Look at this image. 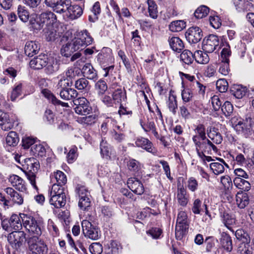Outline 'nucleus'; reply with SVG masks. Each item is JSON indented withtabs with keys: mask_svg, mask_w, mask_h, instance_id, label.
I'll use <instances>...</instances> for the list:
<instances>
[{
	"mask_svg": "<svg viewBox=\"0 0 254 254\" xmlns=\"http://www.w3.org/2000/svg\"><path fill=\"white\" fill-rule=\"evenodd\" d=\"M31 152L35 156L43 157L46 155V151L44 146L40 144H35L32 146Z\"/></svg>",
	"mask_w": 254,
	"mask_h": 254,
	"instance_id": "48",
	"label": "nucleus"
},
{
	"mask_svg": "<svg viewBox=\"0 0 254 254\" xmlns=\"http://www.w3.org/2000/svg\"><path fill=\"white\" fill-rule=\"evenodd\" d=\"M60 68V62L53 57L48 58L45 66V72L47 74H52L57 72Z\"/></svg>",
	"mask_w": 254,
	"mask_h": 254,
	"instance_id": "21",
	"label": "nucleus"
},
{
	"mask_svg": "<svg viewBox=\"0 0 254 254\" xmlns=\"http://www.w3.org/2000/svg\"><path fill=\"white\" fill-rule=\"evenodd\" d=\"M176 226H183L184 227H189L188 216L186 212L181 211L179 212Z\"/></svg>",
	"mask_w": 254,
	"mask_h": 254,
	"instance_id": "51",
	"label": "nucleus"
},
{
	"mask_svg": "<svg viewBox=\"0 0 254 254\" xmlns=\"http://www.w3.org/2000/svg\"><path fill=\"white\" fill-rule=\"evenodd\" d=\"M48 57L46 55H40L34 58L30 62L29 64L31 68L35 69H40L45 67Z\"/></svg>",
	"mask_w": 254,
	"mask_h": 254,
	"instance_id": "17",
	"label": "nucleus"
},
{
	"mask_svg": "<svg viewBox=\"0 0 254 254\" xmlns=\"http://www.w3.org/2000/svg\"><path fill=\"white\" fill-rule=\"evenodd\" d=\"M109 146L106 141L102 139L100 143V152L103 157L107 158L110 156Z\"/></svg>",
	"mask_w": 254,
	"mask_h": 254,
	"instance_id": "61",
	"label": "nucleus"
},
{
	"mask_svg": "<svg viewBox=\"0 0 254 254\" xmlns=\"http://www.w3.org/2000/svg\"><path fill=\"white\" fill-rule=\"evenodd\" d=\"M79 73L78 70L75 67H69L65 71L66 77H64L63 78L67 79L69 82H72L71 80L74 78Z\"/></svg>",
	"mask_w": 254,
	"mask_h": 254,
	"instance_id": "55",
	"label": "nucleus"
},
{
	"mask_svg": "<svg viewBox=\"0 0 254 254\" xmlns=\"http://www.w3.org/2000/svg\"><path fill=\"white\" fill-rule=\"evenodd\" d=\"M39 236H32L27 239L29 254H45L48 247L45 242Z\"/></svg>",
	"mask_w": 254,
	"mask_h": 254,
	"instance_id": "6",
	"label": "nucleus"
},
{
	"mask_svg": "<svg viewBox=\"0 0 254 254\" xmlns=\"http://www.w3.org/2000/svg\"><path fill=\"white\" fill-rule=\"evenodd\" d=\"M4 191L8 195V198L14 203L20 205L23 203V197L13 188L8 187L4 189Z\"/></svg>",
	"mask_w": 254,
	"mask_h": 254,
	"instance_id": "18",
	"label": "nucleus"
},
{
	"mask_svg": "<svg viewBox=\"0 0 254 254\" xmlns=\"http://www.w3.org/2000/svg\"><path fill=\"white\" fill-rule=\"evenodd\" d=\"M93 40L86 30L81 31L76 37L62 47L61 50V54L64 57H69L76 51H81L91 44Z\"/></svg>",
	"mask_w": 254,
	"mask_h": 254,
	"instance_id": "2",
	"label": "nucleus"
},
{
	"mask_svg": "<svg viewBox=\"0 0 254 254\" xmlns=\"http://www.w3.org/2000/svg\"><path fill=\"white\" fill-rule=\"evenodd\" d=\"M18 141L19 138L16 133L14 131L9 132L6 137V144L9 146H16Z\"/></svg>",
	"mask_w": 254,
	"mask_h": 254,
	"instance_id": "50",
	"label": "nucleus"
},
{
	"mask_svg": "<svg viewBox=\"0 0 254 254\" xmlns=\"http://www.w3.org/2000/svg\"><path fill=\"white\" fill-rule=\"evenodd\" d=\"M60 13H64L70 19L73 20L79 17L83 13L82 8L78 5H71L69 0L65 1V6H64Z\"/></svg>",
	"mask_w": 254,
	"mask_h": 254,
	"instance_id": "8",
	"label": "nucleus"
},
{
	"mask_svg": "<svg viewBox=\"0 0 254 254\" xmlns=\"http://www.w3.org/2000/svg\"><path fill=\"white\" fill-rule=\"evenodd\" d=\"M195 61L199 64H206L209 61V57L207 52H203L201 51H196L194 53Z\"/></svg>",
	"mask_w": 254,
	"mask_h": 254,
	"instance_id": "43",
	"label": "nucleus"
},
{
	"mask_svg": "<svg viewBox=\"0 0 254 254\" xmlns=\"http://www.w3.org/2000/svg\"><path fill=\"white\" fill-rule=\"evenodd\" d=\"M218 37L214 35H209L203 41L202 49L205 52L212 53L219 46Z\"/></svg>",
	"mask_w": 254,
	"mask_h": 254,
	"instance_id": "12",
	"label": "nucleus"
},
{
	"mask_svg": "<svg viewBox=\"0 0 254 254\" xmlns=\"http://www.w3.org/2000/svg\"><path fill=\"white\" fill-rule=\"evenodd\" d=\"M82 72L85 77L90 79H95L97 76L96 71L90 63L85 64L82 68Z\"/></svg>",
	"mask_w": 254,
	"mask_h": 254,
	"instance_id": "33",
	"label": "nucleus"
},
{
	"mask_svg": "<svg viewBox=\"0 0 254 254\" xmlns=\"http://www.w3.org/2000/svg\"><path fill=\"white\" fill-rule=\"evenodd\" d=\"M220 243L223 248L228 252L233 249L232 242L231 237L227 233L223 232L221 234Z\"/></svg>",
	"mask_w": 254,
	"mask_h": 254,
	"instance_id": "36",
	"label": "nucleus"
},
{
	"mask_svg": "<svg viewBox=\"0 0 254 254\" xmlns=\"http://www.w3.org/2000/svg\"><path fill=\"white\" fill-rule=\"evenodd\" d=\"M233 182L235 186L237 188L244 191H248L251 188L250 183L243 178L236 177L234 179Z\"/></svg>",
	"mask_w": 254,
	"mask_h": 254,
	"instance_id": "41",
	"label": "nucleus"
},
{
	"mask_svg": "<svg viewBox=\"0 0 254 254\" xmlns=\"http://www.w3.org/2000/svg\"><path fill=\"white\" fill-rule=\"evenodd\" d=\"M40 21L42 24L46 23L49 25L54 23L56 20V16L55 14L50 11H47L42 13L39 17Z\"/></svg>",
	"mask_w": 254,
	"mask_h": 254,
	"instance_id": "29",
	"label": "nucleus"
},
{
	"mask_svg": "<svg viewBox=\"0 0 254 254\" xmlns=\"http://www.w3.org/2000/svg\"><path fill=\"white\" fill-rule=\"evenodd\" d=\"M72 82H69L67 79L61 78L55 87V92L60 97L65 100L75 99L78 95L76 90L70 88Z\"/></svg>",
	"mask_w": 254,
	"mask_h": 254,
	"instance_id": "3",
	"label": "nucleus"
},
{
	"mask_svg": "<svg viewBox=\"0 0 254 254\" xmlns=\"http://www.w3.org/2000/svg\"><path fill=\"white\" fill-rule=\"evenodd\" d=\"M66 0H45L46 5L53 8L57 13H60L64 6H65Z\"/></svg>",
	"mask_w": 254,
	"mask_h": 254,
	"instance_id": "22",
	"label": "nucleus"
},
{
	"mask_svg": "<svg viewBox=\"0 0 254 254\" xmlns=\"http://www.w3.org/2000/svg\"><path fill=\"white\" fill-rule=\"evenodd\" d=\"M0 126H1L2 129L4 130H8L13 127L8 114L1 110H0Z\"/></svg>",
	"mask_w": 254,
	"mask_h": 254,
	"instance_id": "28",
	"label": "nucleus"
},
{
	"mask_svg": "<svg viewBox=\"0 0 254 254\" xmlns=\"http://www.w3.org/2000/svg\"><path fill=\"white\" fill-rule=\"evenodd\" d=\"M127 184L128 188L134 193L141 195L143 193L144 190L143 185L136 178H130L128 179Z\"/></svg>",
	"mask_w": 254,
	"mask_h": 254,
	"instance_id": "14",
	"label": "nucleus"
},
{
	"mask_svg": "<svg viewBox=\"0 0 254 254\" xmlns=\"http://www.w3.org/2000/svg\"><path fill=\"white\" fill-rule=\"evenodd\" d=\"M97 60L101 64L112 63L113 58L111 49L109 48H103L98 55Z\"/></svg>",
	"mask_w": 254,
	"mask_h": 254,
	"instance_id": "15",
	"label": "nucleus"
},
{
	"mask_svg": "<svg viewBox=\"0 0 254 254\" xmlns=\"http://www.w3.org/2000/svg\"><path fill=\"white\" fill-rule=\"evenodd\" d=\"M22 88V83H18L16 85H15V87H14L11 92V95L10 97L11 101H15L16 99L21 95Z\"/></svg>",
	"mask_w": 254,
	"mask_h": 254,
	"instance_id": "58",
	"label": "nucleus"
},
{
	"mask_svg": "<svg viewBox=\"0 0 254 254\" xmlns=\"http://www.w3.org/2000/svg\"><path fill=\"white\" fill-rule=\"evenodd\" d=\"M75 87L79 90H88L89 82L86 79L81 78L75 81Z\"/></svg>",
	"mask_w": 254,
	"mask_h": 254,
	"instance_id": "54",
	"label": "nucleus"
},
{
	"mask_svg": "<svg viewBox=\"0 0 254 254\" xmlns=\"http://www.w3.org/2000/svg\"><path fill=\"white\" fill-rule=\"evenodd\" d=\"M7 240L13 248L18 249L27 241L26 234L21 231L12 232L8 234Z\"/></svg>",
	"mask_w": 254,
	"mask_h": 254,
	"instance_id": "11",
	"label": "nucleus"
},
{
	"mask_svg": "<svg viewBox=\"0 0 254 254\" xmlns=\"http://www.w3.org/2000/svg\"><path fill=\"white\" fill-rule=\"evenodd\" d=\"M185 36L190 43H197L202 39V32L198 27H191L188 29Z\"/></svg>",
	"mask_w": 254,
	"mask_h": 254,
	"instance_id": "13",
	"label": "nucleus"
},
{
	"mask_svg": "<svg viewBox=\"0 0 254 254\" xmlns=\"http://www.w3.org/2000/svg\"><path fill=\"white\" fill-rule=\"evenodd\" d=\"M254 119L251 116L247 115L245 119L233 118L232 122L236 131L239 134H243L246 137L252 134L254 126Z\"/></svg>",
	"mask_w": 254,
	"mask_h": 254,
	"instance_id": "5",
	"label": "nucleus"
},
{
	"mask_svg": "<svg viewBox=\"0 0 254 254\" xmlns=\"http://www.w3.org/2000/svg\"><path fill=\"white\" fill-rule=\"evenodd\" d=\"M17 13L22 21L26 22L28 21L29 17V13L25 9L24 7L19 5L18 7Z\"/></svg>",
	"mask_w": 254,
	"mask_h": 254,
	"instance_id": "56",
	"label": "nucleus"
},
{
	"mask_svg": "<svg viewBox=\"0 0 254 254\" xmlns=\"http://www.w3.org/2000/svg\"><path fill=\"white\" fill-rule=\"evenodd\" d=\"M220 218L224 226L232 232H234L231 226L235 225L236 223V220L235 217L226 212H223L220 213Z\"/></svg>",
	"mask_w": 254,
	"mask_h": 254,
	"instance_id": "20",
	"label": "nucleus"
},
{
	"mask_svg": "<svg viewBox=\"0 0 254 254\" xmlns=\"http://www.w3.org/2000/svg\"><path fill=\"white\" fill-rule=\"evenodd\" d=\"M236 200L240 208H244L249 203V196L245 192H238L236 196Z\"/></svg>",
	"mask_w": 254,
	"mask_h": 254,
	"instance_id": "37",
	"label": "nucleus"
},
{
	"mask_svg": "<svg viewBox=\"0 0 254 254\" xmlns=\"http://www.w3.org/2000/svg\"><path fill=\"white\" fill-rule=\"evenodd\" d=\"M219 161L221 162H212L210 164V168L213 173L216 175H218L222 173H223L224 171V167L223 164H224L226 166L228 167V165L225 163L223 159H219Z\"/></svg>",
	"mask_w": 254,
	"mask_h": 254,
	"instance_id": "34",
	"label": "nucleus"
},
{
	"mask_svg": "<svg viewBox=\"0 0 254 254\" xmlns=\"http://www.w3.org/2000/svg\"><path fill=\"white\" fill-rule=\"evenodd\" d=\"M93 40L86 30L81 31L76 37L62 47L61 50V54L64 57H69L76 51H81L91 44Z\"/></svg>",
	"mask_w": 254,
	"mask_h": 254,
	"instance_id": "1",
	"label": "nucleus"
},
{
	"mask_svg": "<svg viewBox=\"0 0 254 254\" xmlns=\"http://www.w3.org/2000/svg\"><path fill=\"white\" fill-rule=\"evenodd\" d=\"M216 86L217 89L220 92L224 93L228 89V83L226 80L220 79L217 81Z\"/></svg>",
	"mask_w": 254,
	"mask_h": 254,
	"instance_id": "62",
	"label": "nucleus"
},
{
	"mask_svg": "<svg viewBox=\"0 0 254 254\" xmlns=\"http://www.w3.org/2000/svg\"><path fill=\"white\" fill-rule=\"evenodd\" d=\"M236 238L241 241L244 244L248 245L250 241L251 238L248 233L245 232L243 229H240L237 230L235 233Z\"/></svg>",
	"mask_w": 254,
	"mask_h": 254,
	"instance_id": "44",
	"label": "nucleus"
},
{
	"mask_svg": "<svg viewBox=\"0 0 254 254\" xmlns=\"http://www.w3.org/2000/svg\"><path fill=\"white\" fill-rule=\"evenodd\" d=\"M171 49L178 53L181 52L184 48V45L182 40L178 37H172L168 40Z\"/></svg>",
	"mask_w": 254,
	"mask_h": 254,
	"instance_id": "31",
	"label": "nucleus"
},
{
	"mask_svg": "<svg viewBox=\"0 0 254 254\" xmlns=\"http://www.w3.org/2000/svg\"><path fill=\"white\" fill-rule=\"evenodd\" d=\"M90 199L89 196H85L79 198L78 205L83 210H86L90 206Z\"/></svg>",
	"mask_w": 254,
	"mask_h": 254,
	"instance_id": "64",
	"label": "nucleus"
},
{
	"mask_svg": "<svg viewBox=\"0 0 254 254\" xmlns=\"http://www.w3.org/2000/svg\"><path fill=\"white\" fill-rule=\"evenodd\" d=\"M147 3L149 16L153 19H156L158 17L157 4L153 0H147Z\"/></svg>",
	"mask_w": 254,
	"mask_h": 254,
	"instance_id": "47",
	"label": "nucleus"
},
{
	"mask_svg": "<svg viewBox=\"0 0 254 254\" xmlns=\"http://www.w3.org/2000/svg\"><path fill=\"white\" fill-rule=\"evenodd\" d=\"M180 59L185 64L189 65L193 62L194 56L190 51L185 50L180 55Z\"/></svg>",
	"mask_w": 254,
	"mask_h": 254,
	"instance_id": "45",
	"label": "nucleus"
},
{
	"mask_svg": "<svg viewBox=\"0 0 254 254\" xmlns=\"http://www.w3.org/2000/svg\"><path fill=\"white\" fill-rule=\"evenodd\" d=\"M195 135L192 137V141L195 145L202 146L203 144H207L214 151H217V147L211 141L206 138L205 129L202 124L198 125L194 129Z\"/></svg>",
	"mask_w": 254,
	"mask_h": 254,
	"instance_id": "7",
	"label": "nucleus"
},
{
	"mask_svg": "<svg viewBox=\"0 0 254 254\" xmlns=\"http://www.w3.org/2000/svg\"><path fill=\"white\" fill-rule=\"evenodd\" d=\"M83 233L85 237L92 240H98L100 236L98 228L90 222L84 220L81 223Z\"/></svg>",
	"mask_w": 254,
	"mask_h": 254,
	"instance_id": "10",
	"label": "nucleus"
},
{
	"mask_svg": "<svg viewBox=\"0 0 254 254\" xmlns=\"http://www.w3.org/2000/svg\"><path fill=\"white\" fill-rule=\"evenodd\" d=\"M65 195L64 192L63 186L56 185V183L53 185L50 191V196H62Z\"/></svg>",
	"mask_w": 254,
	"mask_h": 254,
	"instance_id": "52",
	"label": "nucleus"
},
{
	"mask_svg": "<svg viewBox=\"0 0 254 254\" xmlns=\"http://www.w3.org/2000/svg\"><path fill=\"white\" fill-rule=\"evenodd\" d=\"M89 251L92 254H101L103 247L99 243H93L90 246Z\"/></svg>",
	"mask_w": 254,
	"mask_h": 254,
	"instance_id": "63",
	"label": "nucleus"
},
{
	"mask_svg": "<svg viewBox=\"0 0 254 254\" xmlns=\"http://www.w3.org/2000/svg\"><path fill=\"white\" fill-rule=\"evenodd\" d=\"M177 200L179 204L182 206H186L189 202V196L186 190L183 185L178 184Z\"/></svg>",
	"mask_w": 254,
	"mask_h": 254,
	"instance_id": "19",
	"label": "nucleus"
},
{
	"mask_svg": "<svg viewBox=\"0 0 254 254\" xmlns=\"http://www.w3.org/2000/svg\"><path fill=\"white\" fill-rule=\"evenodd\" d=\"M9 220V224L12 230L19 231L22 228V224L20 217L17 214H12Z\"/></svg>",
	"mask_w": 254,
	"mask_h": 254,
	"instance_id": "40",
	"label": "nucleus"
},
{
	"mask_svg": "<svg viewBox=\"0 0 254 254\" xmlns=\"http://www.w3.org/2000/svg\"><path fill=\"white\" fill-rule=\"evenodd\" d=\"M113 100L114 102L121 103L127 99L126 91L121 87H118L113 93Z\"/></svg>",
	"mask_w": 254,
	"mask_h": 254,
	"instance_id": "35",
	"label": "nucleus"
},
{
	"mask_svg": "<svg viewBox=\"0 0 254 254\" xmlns=\"http://www.w3.org/2000/svg\"><path fill=\"white\" fill-rule=\"evenodd\" d=\"M208 137L212 141L213 144H220L222 142L223 138L221 134L218 131V129L214 127H210L209 131H207Z\"/></svg>",
	"mask_w": 254,
	"mask_h": 254,
	"instance_id": "38",
	"label": "nucleus"
},
{
	"mask_svg": "<svg viewBox=\"0 0 254 254\" xmlns=\"http://www.w3.org/2000/svg\"><path fill=\"white\" fill-rule=\"evenodd\" d=\"M234 4L239 12L248 11L253 7V4L248 0H234Z\"/></svg>",
	"mask_w": 254,
	"mask_h": 254,
	"instance_id": "30",
	"label": "nucleus"
},
{
	"mask_svg": "<svg viewBox=\"0 0 254 254\" xmlns=\"http://www.w3.org/2000/svg\"><path fill=\"white\" fill-rule=\"evenodd\" d=\"M221 111L226 117H229L233 113V106L230 102L226 101L221 106Z\"/></svg>",
	"mask_w": 254,
	"mask_h": 254,
	"instance_id": "60",
	"label": "nucleus"
},
{
	"mask_svg": "<svg viewBox=\"0 0 254 254\" xmlns=\"http://www.w3.org/2000/svg\"><path fill=\"white\" fill-rule=\"evenodd\" d=\"M50 203L56 208L62 207L65 204V195L62 196H50Z\"/></svg>",
	"mask_w": 254,
	"mask_h": 254,
	"instance_id": "42",
	"label": "nucleus"
},
{
	"mask_svg": "<svg viewBox=\"0 0 254 254\" xmlns=\"http://www.w3.org/2000/svg\"><path fill=\"white\" fill-rule=\"evenodd\" d=\"M51 179L53 183L61 186L64 185L67 182L66 175L61 171H57L52 174Z\"/></svg>",
	"mask_w": 254,
	"mask_h": 254,
	"instance_id": "27",
	"label": "nucleus"
},
{
	"mask_svg": "<svg viewBox=\"0 0 254 254\" xmlns=\"http://www.w3.org/2000/svg\"><path fill=\"white\" fill-rule=\"evenodd\" d=\"M8 181L11 185L18 191L21 192L26 191L27 188L25 182L18 176L16 175H11L8 179Z\"/></svg>",
	"mask_w": 254,
	"mask_h": 254,
	"instance_id": "16",
	"label": "nucleus"
},
{
	"mask_svg": "<svg viewBox=\"0 0 254 254\" xmlns=\"http://www.w3.org/2000/svg\"><path fill=\"white\" fill-rule=\"evenodd\" d=\"M209 11V9L207 6L201 5L196 9L194 15L196 18H202L208 15Z\"/></svg>",
	"mask_w": 254,
	"mask_h": 254,
	"instance_id": "53",
	"label": "nucleus"
},
{
	"mask_svg": "<svg viewBox=\"0 0 254 254\" xmlns=\"http://www.w3.org/2000/svg\"><path fill=\"white\" fill-rule=\"evenodd\" d=\"M45 38L48 41H55L60 37V33L57 32L53 25H48L44 29Z\"/></svg>",
	"mask_w": 254,
	"mask_h": 254,
	"instance_id": "26",
	"label": "nucleus"
},
{
	"mask_svg": "<svg viewBox=\"0 0 254 254\" xmlns=\"http://www.w3.org/2000/svg\"><path fill=\"white\" fill-rule=\"evenodd\" d=\"M140 123L141 126L145 131L148 132L151 131L155 136L156 137H158V134L156 131L155 125L153 122L148 121L147 123L145 125L143 124L142 121H140Z\"/></svg>",
	"mask_w": 254,
	"mask_h": 254,
	"instance_id": "49",
	"label": "nucleus"
},
{
	"mask_svg": "<svg viewBox=\"0 0 254 254\" xmlns=\"http://www.w3.org/2000/svg\"><path fill=\"white\" fill-rule=\"evenodd\" d=\"M186 27V22L181 20L173 21L169 25V29L172 32L181 31Z\"/></svg>",
	"mask_w": 254,
	"mask_h": 254,
	"instance_id": "46",
	"label": "nucleus"
},
{
	"mask_svg": "<svg viewBox=\"0 0 254 254\" xmlns=\"http://www.w3.org/2000/svg\"><path fill=\"white\" fill-rule=\"evenodd\" d=\"M22 219L23 225L26 230L34 236H40L42 233L44 222L42 219H36L34 217L23 214Z\"/></svg>",
	"mask_w": 254,
	"mask_h": 254,
	"instance_id": "4",
	"label": "nucleus"
},
{
	"mask_svg": "<svg viewBox=\"0 0 254 254\" xmlns=\"http://www.w3.org/2000/svg\"><path fill=\"white\" fill-rule=\"evenodd\" d=\"M39 49V45L36 41H30L26 43L24 51L27 56L32 57L38 53Z\"/></svg>",
	"mask_w": 254,
	"mask_h": 254,
	"instance_id": "23",
	"label": "nucleus"
},
{
	"mask_svg": "<svg viewBox=\"0 0 254 254\" xmlns=\"http://www.w3.org/2000/svg\"><path fill=\"white\" fill-rule=\"evenodd\" d=\"M95 88L99 95H103L107 89V85L105 81L100 80L95 84Z\"/></svg>",
	"mask_w": 254,
	"mask_h": 254,
	"instance_id": "59",
	"label": "nucleus"
},
{
	"mask_svg": "<svg viewBox=\"0 0 254 254\" xmlns=\"http://www.w3.org/2000/svg\"><path fill=\"white\" fill-rule=\"evenodd\" d=\"M75 112L81 115H87L89 114L92 110L91 107L89 106L88 101L84 97H79L73 100Z\"/></svg>",
	"mask_w": 254,
	"mask_h": 254,
	"instance_id": "9",
	"label": "nucleus"
},
{
	"mask_svg": "<svg viewBox=\"0 0 254 254\" xmlns=\"http://www.w3.org/2000/svg\"><path fill=\"white\" fill-rule=\"evenodd\" d=\"M167 106L169 110L172 112L174 115L176 114L178 106L176 97L175 96L172 95L169 96L167 102Z\"/></svg>",
	"mask_w": 254,
	"mask_h": 254,
	"instance_id": "57",
	"label": "nucleus"
},
{
	"mask_svg": "<svg viewBox=\"0 0 254 254\" xmlns=\"http://www.w3.org/2000/svg\"><path fill=\"white\" fill-rule=\"evenodd\" d=\"M44 96L54 105H61L63 107H68V103L61 101L48 89H43L42 91Z\"/></svg>",
	"mask_w": 254,
	"mask_h": 254,
	"instance_id": "39",
	"label": "nucleus"
},
{
	"mask_svg": "<svg viewBox=\"0 0 254 254\" xmlns=\"http://www.w3.org/2000/svg\"><path fill=\"white\" fill-rule=\"evenodd\" d=\"M37 166L38 164L35 162H32L31 163L30 169L28 167V171L25 172L27 179L29 180L33 187L36 189H37V187L36 185V175L35 174V172L38 170Z\"/></svg>",
	"mask_w": 254,
	"mask_h": 254,
	"instance_id": "24",
	"label": "nucleus"
},
{
	"mask_svg": "<svg viewBox=\"0 0 254 254\" xmlns=\"http://www.w3.org/2000/svg\"><path fill=\"white\" fill-rule=\"evenodd\" d=\"M135 144L136 146L141 147L148 152L153 153V149L152 147V143L147 138L143 137H137Z\"/></svg>",
	"mask_w": 254,
	"mask_h": 254,
	"instance_id": "25",
	"label": "nucleus"
},
{
	"mask_svg": "<svg viewBox=\"0 0 254 254\" xmlns=\"http://www.w3.org/2000/svg\"><path fill=\"white\" fill-rule=\"evenodd\" d=\"M232 95L236 98L242 99L247 92V88L241 85H234L231 88Z\"/></svg>",
	"mask_w": 254,
	"mask_h": 254,
	"instance_id": "32",
	"label": "nucleus"
}]
</instances>
